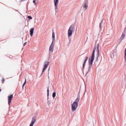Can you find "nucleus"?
I'll use <instances>...</instances> for the list:
<instances>
[{
    "mask_svg": "<svg viewBox=\"0 0 126 126\" xmlns=\"http://www.w3.org/2000/svg\"><path fill=\"white\" fill-rule=\"evenodd\" d=\"M95 51L97 52V56L99 57L100 56V51L99 50V44H97V46H95L93 52L92 57L89 59V69H91V66L93 64V62H94V58H95Z\"/></svg>",
    "mask_w": 126,
    "mask_h": 126,
    "instance_id": "obj_1",
    "label": "nucleus"
},
{
    "mask_svg": "<svg viewBox=\"0 0 126 126\" xmlns=\"http://www.w3.org/2000/svg\"><path fill=\"white\" fill-rule=\"evenodd\" d=\"M79 102V98H77L75 101L71 105V110L72 112H74L78 107V103Z\"/></svg>",
    "mask_w": 126,
    "mask_h": 126,
    "instance_id": "obj_2",
    "label": "nucleus"
},
{
    "mask_svg": "<svg viewBox=\"0 0 126 126\" xmlns=\"http://www.w3.org/2000/svg\"><path fill=\"white\" fill-rule=\"evenodd\" d=\"M52 42L49 47V54H53L54 52V48L55 47V44H54V40H55V32H53L52 33Z\"/></svg>",
    "mask_w": 126,
    "mask_h": 126,
    "instance_id": "obj_3",
    "label": "nucleus"
},
{
    "mask_svg": "<svg viewBox=\"0 0 126 126\" xmlns=\"http://www.w3.org/2000/svg\"><path fill=\"white\" fill-rule=\"evenodd\" d=\"M75 30L74 27L70 26L68 30V37H70L72 35V32H74Z\"/></svg>",
    "mask_w": 126,
    "mask_h": 126,
    "instance_id": "obj_4",
    "label": "nucleus"
},
{
    "mask_svg": "<svg viewBox=\"0 0 126 126\" xmlns=\"http://www.w3.org/2000/svg\"><path fill=\"white\" fill-rule=\"evenodd\" d=\"M13 98V94H11L8 96V105H10L11 104V101H12V99Z\"/></svg>",
    "mask_w": 126,
    "mask_h": 126,
    "instance_id": "obj_5",
    "label": "nucleus"
},
{
    "mask_svg": "<svg viewBox=\"0 0 126 126\" xmlns=\"http://www.w3.org/2000/svg\"><path fill=\"white\" fill-rule=\"evenodd\" d=\"M49 63H50V62L49 61H46L44 63V68H43V70L42 71V73H43V72H44V71H45V69H47V67H48V66L49 65Z\"/></svg>",
    "mask_w": 126,
    "mask_h": 126,
    "instance_id": "obj_6",
    "label": "nucleus"
},
{
    "mask_svg": "<svg viewBox=\"0 0 126 126\" xmlns=\"http://www.w3.org/2000/svg\"><path fill=\"white\" fill-rule=\"evenodd\" d=\"M58 2H59V0H54L55 11H57L58 10V6L59 5Z\"/></svg>",
    "mask_w": 126,
    "mask_h": 126,
    "instance_id": "obj_7",
    "label": "nucleus"
},
{
    "mask_svg": "<svg viewBox=\"0 0 126 126\" xmlns=\"http://www.w3.org/2000/svg\"><path fill=\"white\" fill-rule=\"evenodd\" d=\"M34 28H32L30 31L31 37H32V36H33V34L34 33Z\"/></svg>",
    "mask_w": 126,
    "mask_h": 126,
    "instance_id": "obj_8",
    "label": "nucleus"
},
{
    "mask_svg": "<svg viewBox=\"0 0 126 126\" xmlns=\"http://www.w3.org/2000/svg\"><path fill=\"white\" fill-rule=\"evenodd\" d=\"M87 60H88V57H86V59L84 61V63L83 64V68L84 69V67H85V64L86 63V62H87Z\"/></svg>",
    "mask_w": 126,
    "mask_h": 126,
    "instance_id": "obj_9",
    "label": "nucleus"
},
{
    "mask_svg": "<svg viewBox=\"0 0 126 126\" xmlns=\"http://www.w3.org/2000/svg\"><path fill=\"white\" fill-rule=\"evenodd\" d=\"M125 37H126V34L125 33H123L121 37V40H124V38Z\"/></svg>",
    "mask_w": 126,
    "mask_h": 126,
    "instance_id": "obj_10",
    "label": "nucleus"
},
{
    "mask_svg": "<svg viewBox=\"0 0 126 126\" xmlns=\"http://www.w3.org/2000/svg\"><path fill=\"white\" fill-rule=\"evenodd\" d=\"M124 59H125V62H126V48L125 49V50Z\"/></svg>",
    "mask_w": 126,
    "mask_h": 126,
    "instance_id": "obj_11",
    "label": "nucleus"
},
{
    "mask_svg": "<svg viewBox=\"0 0 126 126\" xmlns=\"http://www.w3.org/2000/svg\"><path fill=\"white\" fill-rule=\"evenodd\" d=\"M25 84H26V79H25V82L24 83L23 86H22V88L23 89V88H24V86H25Z\"/></svg>",
    "mask_w": 126,
    "mask_h": 126,
    "instance_id": "obj_12",
    "label": "nucleus"
},
{
    "mask_svg": "<svg viewBox=\"0 0 126 126\" xmlns=\"http://www.w3.org/2000/svg\"><path fill=\"white\" fill-rule=\"evenodd\" d=\"M84 7L85 8V9H87V8H88V5H87V4H86L84 5Z\"/></svg>",
    "mask_w": 126,
    "mask_h": 126,
    "instance_id": "obj_13",
    "label": "nucleus"
},
{
    "mask_svg": "<svg viewBox=\"0 0 126 126\" xmlns=\"http://www.w3.org/2000/svg\"><path fill=\"white\" fill-rule=\"evenodd\" d=\"M52 96H53V98H55V97H56V93L55 92L53 93Z\"/></svg>",
    "mask_w": 126,
    "mask_h": 126,
    "instance_id": "obj_14",
    "label": "nucleus"
},
{
    "mask_svg": "<svg viewBox=\"0 0 126 126\" xmlns=\"http://www.w3.org/2000/svg\"><path fill=\"white\" fill-rule=\"evenodd\" d=\"M28 18H29V19H32V17H31V16H28Z\"/></svg>",
    "mask_w": 126,
    "mask_h": 126,
    "instance_id": "obj_15",
    "label": "nucleus"
},
{
    "mask_svg": "<svg viewBox=\"0 0 126 126\" xmlns=\"http://www.w3.org/2000/svg\"><path fill=\"white\" fill-rule=\"evenodd\" d=\"M2 81V83H4V78H2V79L1 80Z\"/></svg>",
    "mask_w": 126,
    "mask_h": 126,
    "instance_id": "obj_16",
    "label": "nucleus"
},
{
    "mask_svg": "<svg viewBox=\"0 0 126 126\" xmlns=\"http://www.w3.org/2000/svg\"><path fill=\"white\" fill-rule=\"evenodd\" d=\"M49 94H50V92H49V88L47 90V95L49 96Z\"/></svg>",
    "mask_w": 126,
    "mask_h": 126,
    "instance_id": "obj_17",
    "label": "nucleus"
},
{
    "mask_svg": "<svg viewBox=\"0 0 126 126\" xmlns=\"http://www.w3.org/2000/svg\"><path fill=\"white\" fill-rule=\"evenodd\" d=\"M33 3H36V0H33Z\"/></svg>",
    "mask_w": 126,
    "mask_h": 126,
    "instance_id": "obj_18",
    "label": "nucleus"
},
{
    "mask_svg": "<svg viewBox=\"0 0 126 126\" xmlns=\"http://www.w3.org/2000/svg\"><path fill=\"white\" fill-rule=\"evenodd\" d=\"M27 44V42H25L24 44V46H25Z\"/></svg>",
    "mask_w": 126,
    "mask_h": 126,
    "instance_id": "obj_19",
    "label": "nucleus"
},
{
    "mask_svg": "<svg viewBox=\"0 0 126 126\" xmlns=\"http://www.w3.org/2000/svg\"><path fill=\"white\" fill-rule=\"evenodd\" d=\"M0 91H1V90H0Z\"/></svg>",
    "mask_w": 126,
    "mask_h": 126,
    "instance_id": "obj_20",
    "label": "nucleus"
}]
</instances>
